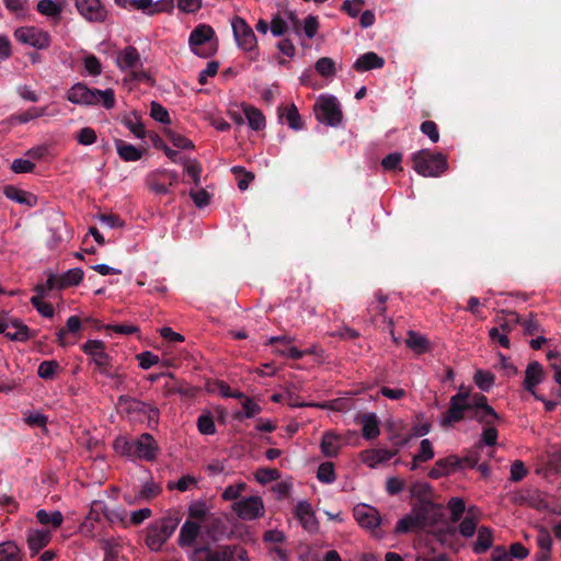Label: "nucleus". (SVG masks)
I'll list each match as a JSON object with an SVG mask.
<instances>
[{
	"label": "nucleus",
	"instance_id": "1",
	"mask_svg": "<svg viewBox=\"0 0 561 561\" xmlns=\"http://www.w3.org/2000/svg\"><path fill=\"white\" fill-rule=\"evenodd\" d=\"M466 417L477 419L478 421H496L500 419L494 409L488 404L485 396L460 391L451 397L443 421H461Z\"/></svg>",
	"mask_w": 561,
	"mask_h": 561
},
{
	"label": "nucleus",
	"instance_id": "2",
	"mask_svg": "<svg viewBox=\"0 0 561 561\" xmlns=\"http://www.w3.org/2000/svg\"><path fill=\"white\" fill-rule=\"evenodd\" d=\"M443 506L435 502H413L409 514L400 518L396 525V534H409L432 528L443 517Z\"/></svg>",
	"mask_w": 561,
	"mask_h": 561
},
{
	"label": "nucleus",
	"instance_id": "3",
	"mask_svg": "<svg viewBox=\"0 0 561 561\" xmlns=\"http://www.w3.org/2000/svg\"><path fill=\"white\" fill-rule=\"evenodd\" d=\"M67 100L76 105L91 106L102 104L106 110L115 106V94L112 89H91L87 84L75 83L67 92Z\"/></svg>",
	"mask_w": 561,
	"mask_h": 561
},
{
	"label": "nucleus",
	"instance_id": "4",
	"mask_svg": "<svg viewBox=\"0 0 561 561\" xmlns=\"http://www.w3.org/2000/svg\"><path fill=\"white\" fill-rule=\"evenodd\" d=\"M181 522L178 512H168L163 517L148 525L145 543L151 551H159L173 535Z\"/></svg>",
	"mask_w": 561,
	"mask_h": 561
},
{
	"label": "nucleus",
	"instance_id": "5",
	"mask_svg": "<svg viewBox=\"0 0 561 561\" xmlns=\"http://www.w3.org/2000/svg\"><path fill=\"white\" fill-rule=\"evenodd\" d=\"M414 170L422 176H439L447 169L446 158L442 153H433L422 149L412 156Z\"/></svg>",
	"mask_w": 561,
	"mask_h": 561
},
{
	"label": "nucleus",
	"instance_id": "6",
	"mask_svg": "<svg viewBox=\"0 0 561 561\" xmlns=\"http://www.w3.org/2000/svg\"><path fill=\"white\" fill-rule=\"evenodd\" d=\"M117 407L122 413L125 412L129 419L135 421H144L145 419L156 421L160 416L156 407L131 398L121 397Z\"/></svg>",
	"mask_w": 561,
	"mask_h": 561
},
{
	"label": "nucleus",
	"instance_id": "7",
	"mask_svg": "<svg viewBox=\"0 0 561 561\" xmlns=\"http://www.w3.org/2000/svg\"><path fill=\"white\" fill-rule=\"evenodd\" d=\"M215 37V31L207 24H198L190 34L188 45L191 50L203 58L214 55L217 50L216 45H211L209 49H203L202 46L210 43Z\"/></svg>",
	"mask_w": 561,
	"mask_h": 561
},
{
	"label": "nucleus",
	"instance_id": "8",
	"mask_svg": "<svg viewBox=\"0 0 561 561\" xmlns=\"http://www.w3.org/2000/svg\"><path fill=\"white\" fill-rule=\"evenodd\" d=\"M314 112L319 122L332 127L339 126L343 118L340 104L334 96H321L314 105Z\"/></svg>",
	"mask_w": 561,
	"mask_h": 561
},
{
	"label": "nucleus",
	"instance_id": "9",
	"mask_svg": "<svg viewBox=\"0 0 561 561\" xmlns=\"http://www.w3.org/2000/svg\"><path fill=\"white\" fill-rule=\"evenodd\" d=\"M128 457L153 461L157 458L159 447L150 434H142L131 443H124Z\"/></svg>",
	"mask_w": 561,
	"mask_h": 561
},
{
	"label": "nucleus",
	"instance_id": "10",
	"mask_svg": "<svg viewBox=\"0 0 561 561\" xmlns=\"http://www.w3.org/2000/svg\"><path fill=\"white\" fill-rule=\"evenodd\" d=\"M179 181L178 173L171 170H157L146 178V185L156 195L169 194L170 187Z\"/></svg>",
	"mask_w": 561,
	"mask_h": 561
},
{
	"label": "nucleus",
	"instance_id": "11",
	"mask_svg": "<svg viewBox=\"0 0 561 561\" xmlns=\"http://www.w3.org/2000/svg\"><path fill=\"white\" fill-rule=\"evenodd\" d=\"M232 546H218L211 549L206 546L197 547L192 550L190 561H233Z\"/></svg>",
	"mask_w": 561,
	"mask_h": 561
},
{
	"label": "nucleus",
	"instance_id": "12",
	"mask_svg": "<svg viewBox=\"0 0 561 561\" xmlns=\"http://www.w3.org/2000/svg\"><path fill=\"white\" fill-rule=\"evenodd\" d=\"M14 37L18 42L30 45L37 49H45L50 45V36L46 31L34 26L16 28Z\"/></svg>",
	"mask_w": 561,
	"mask_h": 561
},
{
	"label": "nucleus",
	"instance_id": "13",
	"mask_svg": "<svg viewBox=\"0 0 561 561\" xmlns=\"http://www.w3.org/2000/svg\"><path fill=\"white\" fill-rule=\"evenodd\" d=\"M232 510L238 517L244 520H253L264 514V504L260 496H249L232 504Z\"/></svg>",
	"mask_w": 561,
	"mask_h": 561
},
{
	"label": "nucleus",
	"instance_id": "14",
	"mask_svg": "<svg viewBox=\"0 0 561 561\" xmlns=\"http://www.w3.org/2000/svg\"><path fill=\"white\" fill-rule=\"evenodd\" d=\"M101 516H104L108 520H113L114 512H110L105 502L93 501L88 515L84 520L80 524V531L84 536H92L94 531V523L101 520Z\"/></svg>",
	"mask_w": 561,
	"mask_h": 561
},
{
	"label": "nucleus",
	"instance_id": "15",
	"mask_svg": "<svg viewBox=\"0 0 561 561\" xmlns=\"http://www.w3.org/2000/svg\"><path fill=\"white\" fill-rule=\"evenodd\" d=\"M75 5L89 22L102 23L107 19V10L100 0H75Z\"/></svg>",
	"mask_w": 561,
	"mask_h": 561
},
{
	"label": "nucleus",
	"instance_id": "16",
	"mask_svg": "<svg viewBox=\"0 0 561 561\" xmlns=\"http://www.w3.org/2000/svg\"><path fill=\"white\" fill-rule=\"evenodd\" d=\"M232 30L234 38L243 50L254 51L256 47V37L253 30L241 18L232 21Z\"/></svg>",
	"mask_w": 561,
	"mask_h": 561
},
{
	"label": "nucleus",
	"instance_id": "17",
	"mask_svg": "<svg viewBox=\"0 0 561 561\" xmlns=\"http://www.w3.org/2000/svg\"><path fill=\"white\" fill-rule=\"evenodd\" d=\"M81 350L92 358L100 371L105 374V369L111 365V357L105 352L104 343L100 340H89Z\"/></svg>",
	"mask_w": 561,
	"mask_h": 561
},
{
	"label": "nucleus",
	"instance_id": "18",
	"mask_svg": "<svg viewBox=\"0 0 561 561\" xmlns=\"http://www.w3.org/2000/svg\"><path fill=\"white\" fill-rule=\"evenodd\" d=\"M353 515L362 527L374 529L380 524L378 511L366 504L356 505L353 510Z\"/></svg>",
	"mask_w": 561,
	"mask_h": 561
},
{
	"label": "nucleus",
	"instance_id": "19",
	"mask_svg": "<svg viewBox=\"0 0 561 561\" xmlns=\"http://www.w3.org/2000/svg\"><path fill=\"white\" fill-rule=\"evenodd\" d=\"M462 467V460L457 456H448L443 459H438L433 468L428 472V477L432 479H439L444 476H448L451 472Z\"/></svg>",
	"mask_w": 561,
	"mask_h": 561
},
{
	"label": "nucleus",
	"instance_id": "20",
	"mask_svg": "<svg viewBox=\"0 0 561 561\" xmlns=\"http://www.w3.org/2000/svg\"><path fill=\"white\" fill-rule=\"evenodd\" d=\"M346 444V438L335 432L328 431L323 434L320 448L328 458L336 457L341 448Z\"/></svg>",
	"mask_w": 561,
	"mask_h": 561
},
{
	"label": "nucleus",
	"instance_id": "21",
	"mask_svg": "<svg viewBox=\"0 0 561 561\" xmlns=\"http://www.w3.org/2000/svg\"><path fill=\"white\" fill-rule=\"evenodd\" d=\"M117 67L123 70H134L142 66L140 54L134 46L124 47L116 57Z\"/></svg>",
	"mask_w": 561,
	"mask_h": 561
},
{
	"label": "nucleus",
	"instance_id": "22",
	"mask_svg": "<svg viewBox=\"0 0 561 561\" xmlns=\"http://www.w3.org/2000/svg\"><path fill=\"white\" fill-rule=\"evenodd\" d=\"M294 511L295 516L299 519L304 529L310 533L318 529V522L314 516V512L308 501H299Z\"/></svg>",
	"mask_w": 561,
	"mask_h": 561
},
{
	"label": "nucleus",
	"instance_id": "23",
	"mask_svg": "<svg viewBox=\"0 0 561 561\" xmlns=\"http://www.w3.org/2000/svg\"><path fill=\"white\" fill-rule=\"evenodd\" d=\"M385 66V59L374 51L360 55L354 62L353 68L357 72H365L373 69H380Z\"/></svg>",
	"mask_w": 561,
	"mask_h": 561
},
{
	"label": "nucleus",
	"instance_id": "24",
	"mask_svg": "<svg viewBox=\"0 0 561 561\" xmlns=\"http://www.w3.org/2000/svg\"><path fill=\"white\" fill-rule=\"evenodd\" d=\"M360 455L364 463H366L370 468H375L379 463L389 461L392 457L397 455V450H390L385 448L368 449L362 451Z\"/></svg>",
	"mask_w": 561,
	"mask_h": 561
},
{
	"label": "nucleus",
	"instance_id": "25",
	"mask_svg": "<svg viewBox=\"0 0 561 561\" xmlns=\"http://www.w3.org/2000/svg\"><path fill=\"white\" fill-rule=\"evenodd\" d=\"M201 533V525L193 520H185L182 525L178 538V543L181 548L191 547L197 539Z\"/></svg>",
	"mask_w": 561,
	"mask_h": 561
},
{
	"label": "nucleus",
	"instance_id": "26",
	"mask_svg": "<svg viewBox=\"0 0 561 561\" xmlns=\"http://www.w3.org/2000/svg\"><path fill=\"white\" fill-rule=\"evenodd\" d=\"M543 367L538 362H530L525 371L524 387L527 391L534 392V389L543 380Z\"/></svg>",
	"mask_w": 561,
	"mask_h": 561
},
{
	"label": "nucleus",
	"instance_id": "27",
	"mask_svg": "<svg viewBox=\"0 0 561 561\" xmlns=\"http://www.w3.org/2000/svg\"><path fill=\"white\" fill-rule=\"evenodd\" d=\"M51 535L48 530H28L27 534V545L30 550L32 551V556L38 553L42 549H44L50 541Z\"/></svg>",
	"mask_w": 561,
	"mask_h": 561
},
{
	"label": "nucleus",
	"instance_id": "28",
	"mask_svg": "<svg viewBox=\"0 0 561 561\" xmlns=\"http://www.w3.org/2000/svg\"><path fill=\"white\" fill-rule=\"evenodd\" d=\"M502 316H496L494 319L497 324L496 328H500L501 331L510 334V332L515 328V325L522 323V317L511 310H501Z\"/></svg>",
	"mask_w": 561,
	"mask_h": 561
},
{
	"label": "nucleus",
	"instance_id": "29",
	"mask_svg": "<svg viewBox=\"0 0 561 561\" xmlns=\"http://www.w3.org/2000/svg\"><path fill=\"white\" fill-rule=\"evenodd\" d=\"M36 10L54 22H59L61 19L62 5L54 0H39Z\"/></svg>",
	"mask_w": 561,
	"mask_h": 561
},
{
	"label": "nucleus",
	"instance_id": "30",
	"mask_svg": "<svg viewBox=\"0 0 561 561\" xmlns=\"http://www.w3.org/2000/svg\"><path fill=\"white\" fill-rule=\"evenodd\" d=\"M80 329H81L80 319L77 316L69 317L66 322V329L62 328V329L58 330V332L56 333L57 343L61 347H66L70 344H73V342H70L67 340V333L76 334L80 331Z\"/></svg>",
	"mask_w": 561,
	"mask_h": 561
},
{
	"label": "nucleus",
	"instance_id": "31",
	"mask_svg": "<svg viewBox=\"0 0 561 561\" xmlns=\"http://www.w3.org/2000/svg\"><path fill=\"white\" fill-rule=\"evenodd\" d=\"M493 543L492 530L489 527L481 526L478 529V537L473 543L472 550L474 553L480 554L488 551Z\"/></svg>",
	"mask_w": 561,
	"mask_h": 561
},
{
	"label": "nucleus",
	"instance_id": "32",
	"mask_svg": "<svg viewBox=\"0 0 561 561\" xmlns=\"http://www.w3.org/2000/svg\"><path fill=\"white\" fill-rule=\"evenodd\" d=\"M115 147H116L118 156L124 161H128V162L137 161L142 157V151L140 149L136 148L135 146H133L122 139L115 140Z\"/></svg>",
	"mask_w": 561,
	"mask_h": 561
},
{
	"label": "nucleus",
	"instance_id": "33",
	"mask_svg": "<svg viewBox=\"0 0 561 561\" xmlns=\"http://www.w3.org/2000/svg\"><path fill=\"white\" fill-rule=\"evenodd\" d=\"M413 502H434L433 489L430 483L417 481L410 486Z\"/></svg>",
	"mask_w": 561,
	"mask_h": 561
},
{
	"label": "nucleus",
	"instance_id": "34",
	"mask_svg": "<svg viewBox=\"0 0 561 561\" xmlns=\"http://www.w3.org/2000/svg\"><path fill=\"white\" fill-rule=\"evenodd\" d=\"M405 344L410 350L419 355L430 351V342L427 339L415 331L408 332Z\"/></svg>",
	"mask_w": 561,
	"mask_h": 561
},
{
	"label": "nucleus",
	"instance_id": "35",
	"mask_svg": "<svg viewBox=\"0 0 561 561\" xmlns=\"http://www.w3.org/2000/svg\"><path fill=\"white\" fill-rule=\"evenodd\" d=\"M0 561H23V553L14 541L0 543Z\"/></svg>",
	"mask_w": 561,
	"mask_h": 561
},
{
	"label": "nucleus",
	"instance_id": "36",
	"mask_svg": "<svg viewBox=\"0 0 561 561\" xmlns=\"http://www.w3.org/2000/svg\"><path fill=\"white\" fill-rule=\"evenodd\" d=\"M474 506L468 508L467 516L459 524V533L462 537H472L477 530L478 518L473 515Z\"/></svg>",
	"mask_w": 561,
	"mask_h": 561
},
{
	"label": "nucleus",
	"instance_id": "37",
	"mask_svg": "<svg viewBox=\"0 0 561 561\" xmlns=\"http://www.w3.org/2000/svg\"><path fill=\"white\" fill-rule=\"evenodd\" d=\"M36 519L42 525H50L53 528H58L64 522V516L59 511L47 512L38 510L36 512Z\"/></svg>",
	"mask_w": 561,
	"mask_h": 561
},
{
	"label": "nucleus",
	"instance_id": "38",
	"mask_svg": "<svg viewBox=\"0 0 561 561\" xmlns=\"http://www.w3.org/2000/svg\"><path fill=\"white\" fill-rule=\"evenodd\" d=\"M83 278V271L79 267L70 268L65 274H62L60 277H58V289L76 286L78 285Z\"/></svg>",
	"mask_w": 561,
	"mask_h": 561
},
{
	"label": "nucleus",
	"instance_id": "39",
	"mask_svg": "<svg viewBox=\"0 0 561 561\" xmlns=\"http://www.w3.org/2000/svg\"><path fill=\"white\" fill-rule=\"evenodd\" d=\"M431 423H419L417 426L413 428V433L410 436H399L393 435L390 437L393 446L400 447L408 444L411 436L421 437L426 435L430 432Z\"/></svg>",
	"mask_w": 561,
	"mask_h": 561
},
{
	"label": "nucleus",
	"instance_id": "40",
	"mask_svg": "<svg viewBox=\"0 0 561 561\" xmlns=\"http://www.w3.org/2000/svg\"><path fill=\"white\" fill-rule=\"evenodd\" d=\"M244 115L250 127L254 130H261L265 126V117L261 111L253 106L244 107Z\"/></svg>",
	"mask_w": 561,
	"mask_h": 561
},
{
	"label": "nucleus",
	"instance_id": "41",
	"mask_svg": "<svg viewBox=\"0 0 561 561\" xmlns=\"http://www.w3.org/2000/svg\"><path fill=\"white\" fill-rule=\"evenodd\" d=\"M208 507L203 501H195L188 506V519L206 522L209 519Z\"/></svg>",
	"mask_w": 561,
	"mask_h": 561
},
{
	"label": "nucleus",
	"instance_id": "42",
	"mask_svg": "<svg viewBox=\"0 0 561 561\" xmlns=\"http://www.w3.org/2000/svg\"><path fill=\"white\" fill-rule=\"evenodd\" d=\"M447 508L450 512L451 523H458L466 512V503L461 497H451L447 503Z\"/></svg>",
	"mask_w": 561,
	"mask_h": 561
},
{
	"label": "nucleus",
	"instance_id": "43",
	"mask_svg": "<svg viewBox=\"0 0 561 561\" xmlns=\"http://www.w3.org/2000/svg\"><path fill=\"white\" fill-rule=\"evenodd\" d=\"M10 328L7 332H5V336L12 341H25L30 337L28 335V328L23 324V323H20L18 321H12L10 323Z\"/></svg>",
	"mask_w": 561,
	"mask_h": 561
},
{
	"label": "nucleus",
	"instance_id": "44",
	"mask_svg": "<svg viewBox=\"0 0 561 561\" xmlns=\"http://www.w3.org/2000/svg\"><path fill=\"white\" fill-rule=\"evenodd\" d=\"M473 380L482 391H489L494 385L495 376L491 371L479 369L476 371Z\"/></svg>",
	"mask_w": 561,
	"mask_h": 561
},
{
	"label": "nucleus",
	"instance_id": "45",
	"mask_svg": "<svg viewBox=\"0 0 561 561\" xmlns=\"http://www.w3.org/2000/svg\"><path fill=\"white\" fill-rule=\"evenodd\" d=\"M162 1H153V0H134L133 9L141 11L147 15H153L160 12Z\"/></svg>",
	"mask_w": 561,
	"mask_h": 561
},
{
	"label": "nucleus",
	"instance_id": "46",
	"mask_svg": "<svg viewBox=\"0 0 561 561\" xmlns=\"http://www.w3.org/2000/svg\"><path fill=\"white\" fill-rule=\"evenodd\" d=\"M209 391L220 394L222 398H243V393L238 390H232L231 387L225 381H215Z\"/></svg>",
	"mask_w": 561,
	"mask_h": 561
},
{
	"label": "nucleus",
	"instance_id": "47",
	"mask_svg": "<svg viewBox=\"0 0 561 561\" xmlns=\"http://www.w3.org/2000/svg\"><path fill=\"white\" fill-rule=\"evenodd\" d=\"M48 114L49 113H48V107L47 106L31 107L26 112L14 116L13 119H15L20 124H25V123H28L32 119H35V118H38V117H42V116H45V115H48Z\"/></svg>",
	"mask_w": 561,
	"mask_h": 561
},
{
	"label": "nucleus",
	"instance_id": "48",
	"mask_svg": "<svg viewBox=\"0 0 561 561\" xmlns=\"http://www.w3.org/2000/svg\"><path fill=\"white\" fill-rule=\"evenodd\" d=\"M317 478L323 483L334 482L336 479L334 465L330 461L322 462L318 468Z\"/></svg>",
	"mask_w": 561,
	"mask_h": 561
},
{
	"label": "nucleus",
	"instance_id": "49",
	"mask_svg": "<svg viewBox=\"0 0 561 561\" xmlns=\"http://www.w3.org/2000/svg\"><path fill=\"white\" fill-rule=\"evenodd\" d=\"M255 478L260 483L266 484L278 480L280 478V472L276 468H259L256 470Z\"/></svg>",
	"mask_w": 561,
	"mask_h": 561
},
{
	"label": "nucleus",
	"instance_id": "50",
	"mask_svg": "<svg viewBox=\"0 0 561 561\" xmlns=\"http://www.w3.org/2000/svg\"><path fill=\"white\" fill-rule=\"evenodd\" d=\"M162 489L159 484L153 481L146 482L138 493V499L150 501L157 497L161 493Z\"/></svg>",
	"mask_w": 561,
	"mask_h": 561
},
{
	"label": "nucleus",
	"instance_id": "51",
	"mask_svg": "<svg viewBox=\"0 0 561 561\" xmlns=\"http://www.w3.org/2000/svg\"><path fill=\"white\" fill-rule=\"evenodd\" d=\"M489 339L492 344L500 345L504 348L511 347L508 334L501 331L500 328L493 327L489 330Z\"/></svg>",
	"mask_w": 561,
	"mask_h": 561
},
{
	"label": "nucleus",
	"instance_id": "52",
	"mask_svg": "<svg viewBox=\"0 0 561 561\" xmlns=\"http://www.w3.org/2000/svg\"><path fill=\"white\" fill-rule=\"evenodd\" d=\"M434 457V450L430 439L424 438L420 443L419 454L414 456V462H425Z\"/></svg>",
	"mask_w": 561,
	"mask_h": 561
},
{
	"label": "nucleus",
	"instance_id": "53",
	"mask_svg": "<svg viewBox=\"0 0 561 561\" xmlns=\"http://www.w3.org/2000/svg\"><path fill=\"white\" fill-rule=\"evenodd\" d=\"M238 399L240 400V403H241V412L240 413L244 417L251 419L260 412V410H261L260 405L256 402H254L253 400L245 397L244 394H243V398H238Z\"/></svg>",
	"mask_w": 561,
	"mask_h": 561
},
{
	"label": "nucleus",
	"instance_id": "54",
	"mask_svg": "<svg viewBox=\"0 0 561 561\" xmlns=\"http://www.w3.org/2000/svg\"><path fill=\"white\" fill-rule=\"evenodd\" d=\"M196 484L197 480L195 479V477L186 474L181 477L176 482L169 481L167 486L169 490L176 489L180 492H185L190 488L195 486Z\"/></svg>",
	"mask_w": 561,
	"mask_h": 561
},
{
	"label": "nucleus",
	"instance_id": "55",
	"mask_svg": "<svg viewBox=\"0 0 561 561\" xmlns=\"http://www.w3.org/2000/svg\"><path fill=\"white\" fill-rule=\"evenodd\" d=\"M316 70L322 77H332L335 75V64L329 57H322L316 62Z\"/></svg>",
	"mask_w": 561,
	"mask_h": 561
},
{
	"label": "nucleus",
	"instance_id": "56",
	"mask_svg": "<svg viewBox=\"0 0 561 561\" xmlns=\"http://www.w3.org/2000/svg\"><path fill=\"white\" fill-rule=\"evenodd\" d=\"M124 124L130 130V133H133L137 138L145 137V134H146L145 126L137 115H134L131 117H126L124 119Z\"/></svg>",
	"mask_w": 561,
	"mask_h": 561
},
{
	"label": "nucleus",
	"instance_id": "57",
	"mask_svg": "<svg viewBox=\"0 0 561 561\" xmlns=\"http://www.w3.org/2000/svg\"><path fill=\"white\" fill-rule=\"evenodd\" d=\"M58 369L59 364L56 360H45L39 364L37 375L43 379H51Z\"/></svg>",
	"mask_w": 561,
	"mask_h": 561
},
{
	"label": "nucleus",
	"instance_id": "58",
	"mask_svg": "<svg viewBox=\"0 0 561 561\" xmlns=\"http://www.w3.org/2000/svg\"><path fill=\"white\" fill-rule=\"evenodd\" d=\"M5 8L16 16H23L28 9V0H3Z\"/></svg>",
	"mask_w": 561,
	"mask_h": 561
},
{
	"label": "nucleus",
	"instance_id": "59",
	"mask_svg": "<svg viewBox=\"0 0 561 561\" xmlns=\"http://www.w3.org/2000/svg\"><path fill=\"white\" fill-rule=\"evenodd\" d=\"M547 358L549 359L550 366L554 371L553 378L556 382L561 387V355L557 352L550 351L547 354ZM559 396L561 397V390Z\"/></svg>",
	"mask_w": 561,
	"mask_h": 561
},
{
	"label": "nucleus",
	"instance_id": "60",
	"mask_svg": "<svg viewBox=\"0 0 561 561\" xmlns=\"http://www.w3.org/2000/svg\"><path fill=\"white\" fill-rule=\"evenodd\" d=\"M285 117H286V122L290 128H293L295 130H299L302 128L301 117L298 113L297 107L294 104H291L289 107H287Z\"/></svg>",
	"mask_w": 561,
	"mask_h": 561
},
{
	"label": "nucleus",
	"instance_id": "61",
	"mask_svg": "<svg viewBox=\"0 0 561 561\" xmlns=\"http://www.w3.org/2000/svg\"><path fill=\"white\" fill-rule=\"evenodd\" d=\"M58 285H59L58 277L55 274L49 273L48 278L45 284L36 285L35 289H34L36 291L35 296H39V298H43L47 291L58 288Z\"/></svg>",
	"mask_w": 561,
	"mask_h": 561
},
{
	"label": "nucleus",
	"instance_id": "62",
	"mask_svg": "<svg viewBox=\"0 0 561 561\" xmlns=\"http://www.w3.org/2000/svg\"><path fill=\"white\" fill-rule=\"evenodd\" d=\"M96 138V133L91 127L81 128L76 136L78 144L83 146H90L94 144Z\"/></svg>",
	"mask_w": 561,
	"mask_h": 561
},
{
	"label": "nucleus",
	"instance_id": "63",
	"mask_svg": "<svg viewBox=\"0 0 561 561\" xmlns=\"http://www.w3.org/2000/svg\"><path fill=\"white\" fill-rule=\"evenodd\" d=\"M150 115L157 122L163 124L170 123V116L167 108L157 102L151 103Z\"/></svg>",
	"mask_w": 561,
	"mask_h": 561
},
{
	"label": "nucleus",
	"instance_id": "64",
	"mask_svg": "<svg viewBox=\"0 0 561 561\" xmlns=\"http://www.w3.org/2000/svg\"><path fill=\"white\" fill-rule=\"evenodd\" d=\"M31 304L43 317L51 318L54 316L53 306L49 302L43 301L39 296H33L31 298Z\"/></svg>",
	"mask_w": 561,
	"mask_h": 561
}]
</instances>
